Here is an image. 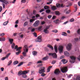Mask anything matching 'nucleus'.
I'll return each mask as SVG.
<instances>
[{"label": "nucleus", "instance_id": "24", "mask_svg": "<svg viewBox=\"0 0 80 80\" xmlns=\"http://www.w3.org/2000/svg\"><path fill=\"white\" fill-rule=\"evenodd\" d=\"M23 64V62H21L18 64V67H20V66H21V65H22Z\"/></svg>", "mask_w": 80, "mask_h": 80}, {"label": "nucleus", "instance_id": "47", "mask_svg": "<svg viewBox=\"0 0 80 80\" xmlns=\"http://www.w3.org/2000/svg\"><path fill=\"white\" fill-rule=\"evenodd\" d=\"M26 2V0H22L21 2L22 3H25Z\"/></svg>", "mask_w": 80, "mask_h": 80}, {"label": "nucleus", "instance_id": "30", "mask_svg": "<svg viewBox=\"0 0 80 80\" xmlns=\"http://www.w3.org/2000/svg\"><path fill=\"white\" fill-rule=\"evenodd\" d=\"M62 35H63L64 36H67V33H65V32H62Z\"/></svg>", "mask_w": 80, "mask_h": 80}, {"label": "nucleus", "instance_id": "11", "mask_svg": "<svg viewBox=\"0 0 80 80\" xmlns=\"http://www.w3.org/2000/svg\"><path fill=\"white\" fill-rule=\"evenodd\" d=\"M48 28H49V27H47L44 30V32L45 33L48 34V33H49V31L48 30Z\"/></svg>", "mask_w": 80, "mask_h": 80}, {"label": "nucleus", "instance_id": "44", "mask_svg": "<svg viewBox=\"0 0 80 80\" xmlns=\"http://www.w3.org/2000/svg\"><path fill=\"white\" fill-rule=\"evenodd\" d=\"M55 13L56 15H60V12H58V11H56L55 12Z\"/></svg>", "mask_w": 80, "mask_h": 80}, {"label": "nucleus", "instance_id": "6", "mask_svg": "<svg viewBox=\"0 0 80 80\" xmlns=\"http://www.w3.org/2000/svg\"><path fill=\"white\" fill-rule=\"evenodd\" d=\"M48 55H49L52 56V57L54 58H57V54L55 53H49Z\"/></svg>", "mask_w": 80, "mask_h": 80}, {"label": "nucleus", "instance_id": "43", "mask_svg": "<svg viewBox=\"0 0 80 80\" xmlns=\"http://www.w3.org/2000/svg\"><path fill=\"white\" fill-rule=\"evenodd\" d=\"M52 32H54L55 33H57L58 32V30H54L52 31Z\"/></svg>", "mask_w": 80, "mask_h": 80}, {"label": "nucleus", "instance_id": "4", "mask_svg": "<svg viewBox=\"0 0 80 80\" xmlns=\"http://www.w3.org/2000/svg\"><path fill=\"white\" fill-rule=\"evenodd\" d=\"M70 58L71 60H70V62L71 63H74L76 60V57L74 56H71L70 57Z\"/></svg>", "mask_w": 80, "mask_h": 80}, {"label": "nucleus", "instance_id": "56", "mask_svg": "<svg viewBox=\"0 0 80 80\" xmlns=\"http://www.w3.org/2000/svg\"><path fill=\"white\" fill-rule=\"evenodd\" d=\"M65 58V56H62L60 57V59H62V58Z\"/></svg>", "mask_w": 80, "mask_h": 80}, {"label": "nucleus", "instance_id": "62", "mask_svg": "<svg viewBox=\"0 0 80 80\" xmlns=\"http://www.w3.org/2000/svg\"><path fill=\"white\" fill-rule=\"evenodd\" d=\"M78 34H80V29H79L78 30Z\"/></svg>", "mask_w": 80, "mask_h": 80}, {"label": "nucleus", "instance_id": "2", "mask_svg": "<svg viewBox=\"0 0 80 80\" xmlns=\"http://www.w3.org/2000/svg\"><path fill=\"white\" fill-rule=\"evenodd\" d=\"M29 72V70H28L27 71H23L22 72V71H19L18 72V75L19 77L20 75H23V74H27V73H28Z\"/></svg>", "mask_w": 80, "mask_h": 80}, {"label": "nucleus", "instance_id": "22", "mask_svg": "<svg viewBox=\"0 0 80 80\" xmlns=\"http://www.w3.org/2000/svg\"><path fill=\"white\" fill-rule=\"evenodd\" d=\"M9 41L11 43V44H12L13 43V39H9Z\"/></svg>", "mask_w": 80, "mask_h": 80}, {"label": "nucleus", "instance_id": "37", "mask_svg": "<svg viewBox=\"0 0 80 80\" xmlns=\"http://www.w3.org/2000/svg\"><path fill=\"white\" fill-rule=\"evenodd\" d=\"M12 63V60L10 61L9 62H8V65H10Z\"/></svg>", "mask_w": 80, "mask_h": 80}, {"label": "nucleus", "instance_id": "9", "mask_svg": "<svg viewBox=\"0 0 80 80\" xmlns=\"http://www.w3.org/2000/svg\"><path fill=\"white\" fill-rule=\"evenodd\" d=\"M63 47L62 46H60L59 48V51L60 53H62L63 52Z\"/></svg>", "mask_w": 80, "mask_h": 80}, {"label": "nucleus", "instance_id": "53", "mask_svg": "<svg viewBox=\"0 0 80 80\" xmlns=\"http://www.w3.org/2000/svg\"><path fill=\"white\" fill-rule=\"evenodd\" d=\"M79 39L78 38H75V40L76 42H78V41Z\"/></svg>", "mask_w": 80, "mask_h": 80}, {"label": "nucleus", "instance_id": "40", "mask_svg": "<svg viewBox=\"0 0 80 80\" xmlns=\"http://www.w3.org/2000/svg\"><path fill=\"white\" fill-rule=\"evenodd\" d=\"M18 63V61H16L14 62L13 64L14 65H16V64H17Z\"/></svg>", "mask_w": 80, "mask_h": 80}, {"label": "nucleus", "instance_id": "58", "mask_svg": "<svg viewBox=\"0 0 80 80\" xmlns=\"http://www.w3.org/2000/svg\"><path fill=\"white\" fill-rule=\"evenodd\" d=\"M35 28H33L31 29V31L32 32H34V31H35Z\"/></svg>", "mask_w": 80, "mask_h": 80}, {"label": "nucleus", "instance_id": "17", "mask_svg": "<svg viewBox=\"0 0 80 80\" xmlns=\"http://www.w3.org/2000/svg\"><path fill=\"white\" fill-rule=\"evenodd\" d=\"M53 22H54L55 23H56L57 24L59 23V19H58L56 20L53 21Z\"/></svg>", "mask_w": 80, "mask_h": 80}, {"label": "nucleus", "instance_id": "8", "mask_svg": "<svg viewBox=\"0 0 80 80\" xmlns=\"http://www.w3.org/2000/svg\"><path fill=\"white\" fill-rule=\"evenodd\" d=\"M39 24H40V21H39L37 20L33 24V25L34 27H38Z\"/></svg>", "mask_w": 80, "mask_h": 80}, {"label": "nucleus", "instance_id": "21", "mask_svg": "<svg viewBox=\"0 0 80 80\" xmlns=\"http://www.w3.org/2000/svg\"><path fill=\"white\" fill-rule=\"evenodd\" d=\"M28 25V22H24L23 25V26L24 27H26V26H27Z\"/></svg>", "mask_w": 80, "mask_h": 80}, {"label": "nucleus", "instance_id": "16", "mask_svg": "<svg viewBox=\"0 0 80 80\" xmlns=\"http://www.w3.org/2000/svg\"><path fill=\"white\" fill-rule=\"evenodd\" d=\"M48 59V57L46 56V57L42 58V60H43V61H45L46 60H47Z\"/></svg>", "mask_w": 80, "mask_h": 80}, {"label": "nucleus", "instance_id": "48", "mask_svg": "<svg viewBox=\"0 0 80 80\" xmlns=\"http://www.w3.org/2000/svg\"><path fill=\"white\" fill-rule=\"evenodd\" d=\"M42 63V61H38L37 63Z\"/></svg>", "mask_w": 80, "mask_h": 80}, {"label": "nucleus", "instance_id": "33", "mask_svg": "<svg viewBox=\"0 0 80 80\" xmlns=\"http://www.w3.org/2000/svg\"><path fill=\"white\" fill-rule=\"evenodd\" d=\"M20 52H21V51H18V52H16V54L17 55H19L20 54Z\"/></svg>", "mask_w": 80, "mask_h": 80}, {"label": "nucleus", "instance_id": "29", "mask_svg": "<svg viewBox=\"0 0 80 80\" xmlns=\"http://www.w3.org/2000/svg\"><path fill=\"white\" fill-rule=\"evenodd\" d=\"M5 38H0V41H5Z\"/></svg>", "mask_w": 80, "mask_h": 80}, {"label": "nucleus", "instance_id": "63", "mask_svg": "<svg viewBox=\"0 0 80 80\" xmlns=\"http://www.w3.org/2000/svg\"><path fill=\"white\" fill-rule=\"evenodd\" d=\"M15 23V24H18V20H17L16 21Z\"/></svg>", "mask_w": 80, "mask_h": 80}, {"label": "nucleus", "instance_id": "61", "mask_svg": "<svg viewBox=\"0 0 80 80\" xmlns=\"http://www.w3.org/2000/svg\"><path fill=\"white\" fill-rule=\"evenodd\" d=\"M74 8L75 9H77V4L74 5Z\"/></svg>", "mask_w": 80, "mask_h": 80}, {"label": "nucleus", "instance_id": "28", "mask_svg": "<svg viewBox=\"0 0 80 80\" xmlns=\"http://www.w3.org/2000/svg\"><path fill=\"white\" fill-rule=\"evenodd\" d=\"M51 12V11L49 9L47 10L46 11V12L47 13H50Z\"/></svg>", "mask_w": 80, "mask_h": 80}, {"label": "nucleus", "instance_id": "26", "mask_svg": "<svg viewBox=\"0 0 80 80\" xmlns=\"http://www.w3.org/2000/svg\"><path fill=\"white\" fill-rule=\"evenodd\" d=\"M22 47H19L16 50V51H20V50L22 48Z\"/></svg>", "mask_w": 80, "mask_h": 80}, {"label": "nucleus", "instance_id": "36", "mask_svg": "<svg viewBox=\"0 0 80 80\" xmlns=\"http://www.w3.org/2000/svg\"><path fill=\"white\" fill-rule=\"evenodd\" d=\"M76 80H80V76H77Z\"/></svg>", "mask_w": 80, "mask_h": 80}, {"label": "nucleus", "instance_id": "5", "mask_svg": "<svg viewBox=\"0 0 80 80\" xmlns=\"http://www.w3.org/2000/svg\"><path fill=\"white\" fill-rule=\"evenodd\" d=\"M61 70L62 73H65L67 72V67H63L61 69Z\"/></svg>", "mask_w": 80, "mask_h": 80}, {"label": "nucleus", "instance_id": "64", "mask_svg": "<svg viewBox=\"0 0 80 80\" xmlns=\"http://www.w3.org/2000/svg\"><path fill=\"white\" fill-rule=\"evenodd\" d=\"M41 76L42 77H44V76H45V74L44 73H42L41 74Z\"/></svg>", "mask_w": 80, "mask_h": 80}, {"label": "nucleus", "instance_id": "15", "mask_svg": "<svg viewBox=\"0 0 80 80\" xmlns=\"http://www.w3.org/2000/svg\"><path fill=\"white\" fill-rule=\"evenodd\" d=\"M64 54L67 57H69L70 56V54L67 51H65L64 52Z\"/></svg>", "mask_w": 80, "mask_h": 80}, {"label": "nucleus", "instance_id": "45", "mask_svg": "<svg viewBox=\"0 0 80 80\" xmlns=\"http://www.w3.org/2000/svg\"><path fill=\"white\" fill-rule=\"evenodd\" d=\"M36 11L35 10H34L33 12V15H35V14H36Z\"/></svg>", "mask_w": 80, "mask_h": 80}, {"label": "nucleus", "instance_id": "27", "mask_svg": "<svg viewBox=\"0 0 80 80\" xmlns=\"http://www.w3.org/2000/svg\"><path fill=\"white\" fill-rule=\"evenodd\" d=\"M37 53V52L36 51H34L32 52V54L33 55H36Z\"/></svg>", "mask_w": 80, "mask_h": 80}, {"label": "nucleus", "instance_id": "1", "mask_svg": "<svg viewBox=\"0 0 80 80\" xmlns=\"http://www.w3.org/2000/svg\"><path fill=\"white\" fill-rule=\"evenodd\" d=\"M23 50L24 52H22V55H23L24 57H26V55H25L27 54L26 52H28V46L27 45H25L24 46Z\"/></svg>", "mask_w": 80, "mask_h": 80}, {"label": "nucleus", "instance_id": "39", "mask_svg": "<svg viewBox=\"0 0 80 80\" xmlns=\"http://www.w3.org/2000/svg\"><path fill=\"white\" fill-rule=\"evenodd\" d=\"M15 43H13L12 45V48H14V47H15Z\"/></svg>", "mask_w": 80, "mask_h": 80}, {"label": "nucleus", "instance_id": "31", "mask_svg": "<svg viewBox=\"0 0 80 80\" xmlns=\"http://www.w3.org/2000/svg\"><path fill=\"white\" fill-rule=\"evenodd\" d=\"M22 78H26L27 77V75H26V74H22Z\"/></svg>", "mask_w": 80, "mask_h": 80}, {"label": "nucleus", "instance_id": "35", "mask_svg": "<svg viewBox=\"0 0 80 80\" xmlns=\"http://www.w3.org/2000/svg\"><path fill=\"white\" fill-rule=\"evenodd\" d=\"M35 19H30V22H31V23H32V22H33V21H35Z\"/></svg>", "mask_w": 80, "mask_h": 80}, {"label": "nucleus", "instance_id": "20", "mask_svg": "<svg viewBox=\"0 0 80 80\" xmlns=\"http://www.w3.org/2000/svg\"><path fill=\"white\" fill-rule=\"evenodd\" d=\"M54 50L56 53H57V52H58V49H57V46H56V45L55 46Z\"/></svg>", "mask_w": 80, "mask_h": 80}, {"label": "nucleus", "instance_id": "23", "mask_svg": "<svg viewBox=\"0 0 80 80\" xmlns=\"http://www.w3.org/2000/svg\"><path fill=\"white\" fill-rule=\"evenodd\" d=\"M19 37L20 38H23V34H21L20 35V34H22V33H19Z\"/></svg>", "mask_w": 80, "mask_h": 80}, {"label": "nucleus", "instance_id": "10", "mask_svg": "<svg viewBox=\"0 0 80 80\" xmlns=\"http://www.w3.org/2000/svg\"><path fill=\"white\" fill-rule=\"evenodd\" d=\"M36 42H41L42 41V36H40L38 37V38L35 40Z\"/></svg>", "mask_w": 80, "mask_h": 80}, {"label": "nucleus", "instance_id": "54", "mask_svg": "<svg viewBox=\"0 0 80 80\" xmlns=\"http://www.w3.org/2000/svg\"><path fill=\"white\" fill-rule=\"evenodd\" d=\"M2 6L3 8H5V4H4V3H2Z\"/></svg>", "mask_w": 80, "mask_h": 80}, {"label": "nucleus", "instance_id": "50", "mask_svg": "<svg viewBox=\"0 0 80 80\" xmlns=\"http://www.w3.org/2000/svg\"><path fill=\"white\" fill-rule=\"evenodd\" d=\"M0 36L3 37V36H4V35H5V34L4 33H2L1 34H0Z\"/></svg>", "mask_w": 80, "mask_h": 80}, {"label": "nucleus", "instance_id": "51", "mask_svg": "<svg viewBox=\"0 0 80 80\" xmlns=\"http://www.w3.org/2000/svg\"><path fill=\"white\" fill-rule=\"evenodd\" d=\"M56 63V61H53L52 62V64H55Z\"/></svg>", "mask_w": 80, "mask_h": 80}, {"label": "nucleus", "instance_id": "25", "mask_svg": "<svg viewBox=\"0 0 80 80\" xmlns=\"http://www.w3.org/2000/svg\"><path fill=\"white\" fill-rule=\"evenodd\" d=\"M61 6V5L60 4L57 3L56 4V7L57 8H60Z\"/></svg>", "mask_w": 80, "mask_h": 80}, {"label": "nucleus", "instance_id": "49", "mask_svg": "<svg viewBox=\"0 0 80 80\" xmlns=\"http://www.w3.org/2000/svg\"><path fill=\"white\" fill-rule=\"evenodd\" d=\"M72 3H70L68 4V6H67V7H70L71 6H72Z\"/></svg>", "mask_w": 80, "mask_h": 80}, {"label": "nucleus", "instance_id": "14", "mask_svg": "<svg viewBox=\"0 0 80 80\" xmlns=\"http://www.w3.org/2000/svg\"><path fill=\"white\" fill-rule=\"evenodd\" d=\"M61 62H63V64H66V63H68V61L66 60L65 59H63L61 60Z\"/></svg>", "mask_w": 80, "mask_h": 80}, {"label": "nucleus", "instance_id": "57", "mask_svg": "<svg viewBox=\"0 0 80 80\" xmlns=\"http://www.w3.org/2000/svg\"><path fill=\"white\" fill-rule=\"evenodd\" d=\"M77 58L78 60L80 61V55Z\"/></svg>", "mask_w": 80, "mask_h": 80}, {"label": "nucleus", "instance_id": "3", "mask_svg": "<svg viewBox=\"0 0 80 80\" xmlns=\"http://www.w3.org/2000/svg\"><path fill=\"white\" fill-rule=\"evenodd\" d=\"M45 68L44 67H42L40 68L39 69V73L40 74H42L43 73L45 72Z\"/></svg>", "mask_w": 80, "mask_h": 80}, {"label": "nucleus", "instance_id": "55", "mask_svg": "<svg viewBox=\"0 0 80 80\" xmlns=\"http://www.w3.org/2000/svg\"><path fill=\"white\" fill-rule=\"evenodd\" d=\"M52 15H49L48 16V18H52Z\"/></svg>", "mask_w": 80, "mask_h": 80}, {"label": "nucleus", "instance_id": "12", "mask_svg": "<svg viewBox=\"0 0 80 80\" xmlns=\"http://www.w3.org/2000/svg\"><path fill=\"white\" fill-rule=\"evenodd\" d=\"M10 55V53H8L6 56L5 57H4L2 58L1 60H4L6 58H7Z\"/></svg>", "mask_w": 80, "mask_h": 80}, {"label": "nucleus", "instance_id": "13", "mask_svg": "<svg viewBox=\"0 0 80 80\" xmlns=\"http://www.w3.org/2000/svg\"><path fill=\"white\" fill-rule=\"evenodd\" d=\"M71 47H72V44L71 43L68 44L66 47V48L68 50H70L71 49Z\"/></svg>", "mask_w": 80, "mask_h": 80}, {"label": "nucleus", "instance_id": "52", "mask_svg": "<svg viewBox=\"0 0 80 80\" xmlns=\"http://www.w3.org/2000/svg\"><path fill=\"white\" fill-rule=\"evenodd\" d=\"M18 48V45H16L15 46V47L14 48V49L15 50H17V49Z\"/></svg>", "mask_w": 80, "mask_h": 80}, {"label": "nucleus", "instance_id": "38", "mask_svg": "<svg viewBox=\"0 0 80 80\" xmlns=\"http://www.w3.org/2000/svg\"><path fill=\"white\" fill-rule=\"evenodd\" d=\"M3 3L5 4H7V3H8V2L7 0H4V1Z\"/></svg>", "mask_w": 80, "mask_h": 80}, {"label": "nucleus", "instance_id": "19", "mask_svg": "<svg viewBox=\"0 0 80 80\" xmlns=\"http://www.w3.org/2000/svg\"><path fill=\"white\" fill-rule=\"evenodd\" d=\"M48 47V48H51L52 50H53V48L52 46H51V45L50 44H48L47 45Z\"/></svg>", "mask_w": 80, "mask_h": 80}, {"label": "nucleus", "instance_id": "34", "mask_svg": "<svg viewBox=\"0 0 80 80\" xmlns=\"http://www.w3.org/2000/svg\"><path fill=\"white\" fill-rule=\"evenodd\" d=\"M8 23V21L5 22H4L3 25H7V23Z\"/></svg>", "mask_w": 80, "mask_h": 80}, {"label": "nucleus", "instance_id": "7", "mask_svg": "<svg viewBox=\"0 0 80 80\" xmlns=\"http://www.w3.org/2000/svg\"><path fill=\"white\" fill-rule=\"evenodd\" d=\"M61 71L59 69H56L54 71V74L55 75H59Z\"/></svg>", "mask_w": 80, "mask_h": 80}, {"label": "nucleus", "instance_id": "42", "mask_svg": "<svg viewBox=\"0 0 80 80\" xmlns=\"http://www.w3.org/2000/svg\"><path fill=\"white\" fill-rule=\"evenodd\" d=\"M42 28L43 27L42 26L39 27L38 28V30H41Z\"/></svg>", "mask_w": 80, "mask_h": 80}, {"label": "nucleus", "instance_id": "41", "mask_svg": "<svg viewBox=\"0 0 80 80\" xmlns=\"http://www.w3.org/2000/svg\"><path fill=\"white\" fill-rule=\"evenodd\" d=\"M74 19L72 18L70 19V22H74Z\"/></svg>", "mask_w": 80, "mask_h": 80}, {"label": "nucleus", "instance_id": "59", "mask_svg": "<svg viewBox=\"0 0 80 80\" xmlns=\"http://www.w3.org/2000/svg\"><path fill=\"white\" fill-rule=\"evenodd\" d=\"M2 11V7L0 6V12H1Z\"/></svg>", "mask_w": 80, "mask_h": 80}, {"label": "nucleus", "instance_id": "46", "mask_svg": "<svg viewBox=\"0 0 80 80\" xmlns=\"http://www.w3.org/2000/svg\"><path fill=\"white\" fill-rule=\"evenodd\" d=\"M70 10H69L68 11L66 12V14H68V13H70Z\"/></svg>", "mask_w": 80, "mask_h": 80}, {"label": "nucleus", "instance_id": "18", "mask_svg": "<svg viewBox=\"0 0 80 80\" xmlns=\"http://www.w3.org/2000/svg\"><path fill=\"white\" fill-rule=\"evenodd\" d=\"M51 8L52 10H57V8L56 7V6H53Z\"/></svg>", "mask_w": 80, "mask_h": 80}, {"label": "nucleus", "instance_id": "32", "mask_svg": "<svg viewBox=\"0 0 80 80\" xmlns=\"http://www.w3.org/2000/svg\"><path fill=\"white\" fill-rule=\"evenodd\" d=\"M44 8L45 10H47V9H49V7L48 6H44Z\"/></svg>", "mask_w": 80, "mask_h": 80}, {"label": "nucleus", "instance_id": "60", "mask_svg": "<svg viewBox=\"0 0 80 80\" xmlns=\"http://www.w3.org/2000/svg\"><path fill=\"white\" fill-rule=\"evenodd\" d=\"M44 11V9H41V10H40V12H42Z\"/></svg>", "mask_w": 80, "mask_h": 80}]
</instances>
